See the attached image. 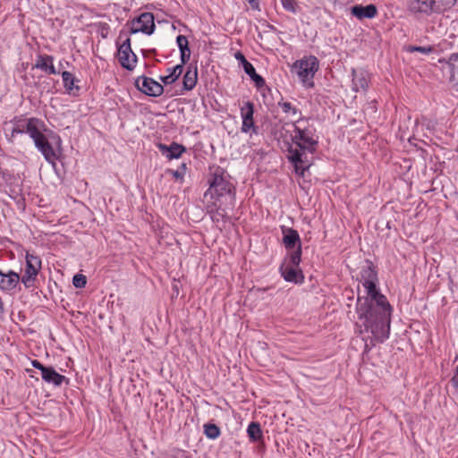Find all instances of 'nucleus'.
<instances>
[{"label":"nucleus","instance_id":"nucleus-7","mask_svg":"<svg viewBox=\"0 0 458 458\" xmlns=\"http://www.w3.org/2000/svg\"><path fill=\"white\" fill-rule=\"evenodd\" d=\"M135 86L140 91L150 97H159L164 92V88L159 82L146 76L139 77L135 81Z\"/></svg>","mask_w":458,"mask_h":458},{"label":"nucleus","instance_id":"nucleus-11","mask_svg":"<svg viewBox=\"0 0 458 458\" xmlns=\"http://www.w3.org/2000/svg\"><path fill=\"white\" fill-rule=\"evenodd\" d=\"M408 9L414 13H441V9L436 6L435 0H411L408 4Z\"/></svg>","mask_w":458,"mask_h":458},{"label":"nucleus","instance_id":"nucleus-9","mask_svg":"<svg viewBox=\"0 0 458 458\" xmlns=\"http://www.w3.org/2000/svg\"><path fill=\"white\" fill-rule=\"evenodd\" d=\"M118 59L121 65L132 71L137 62L136 55L131 51L130 38H127L118 48Z\"/></svg>","mask_w":458,"mask_h":458},{"label":"nucleus","instance_id":"nucleus-36","mask_svg":"<svg viewBox=\"0 0 458 458\" xmlns=\"http://www.w3.org/2000/svg\"><path fill=\"white\" fill-rule=\"evenodd\" d=\"M31 364H32V366H33L34 368H36V369H39V370L41 371V374L43 373V370H44L45 369H47V367H46V366H44L43 364H41V363H40L38 360H32V361H31Z\"/></svg>","mask_w":458,"mask_h":458},{"label":"nucleus","instance_id":"nucleus-15","mask_svg":"<svg viewBox=\"0 0 458 458\" xmlns=\"http://www.w3.org/2000/svg\"><path fill=\"white\" fill-rule=\"evenodd\" d=\"M34 143L36 148L42 153L45 159L47 162L54 164L56 159V154L47 137L42 135L38 140H34Z\"/></svg>","mask_w":458,"mask_h":458},{"label":"nucleus","instance_id":"nucleus-18","mask_svg":"<svg viewBox=\"0 0 458 458\" xmlns=\"http://www.w3.org/2000/svg\"><path fill=\"white\" fill-rule=\"evenodd\" d=\"M352 89L355 91L359 90H366L369 87V74L367 72L363 70H355L352 71Z\"/></svg>","mask_w":458,"mask_h":458},{"label":"nucleus","instance_id":"nucleus-24","mask_svg":"<svg viewBox=\"0 0 458 458\" xmlns=\"http://www.w3.org/2000/svg\"><path fill=\"white\" fill-rule=\"evenodd\" d=\"M183 65L182 63L180 64L175 65L173 68H168L166 70L167 75L162 76L160 80L165 84L169 85L174 83L178 80L180 75L182 74L183 71Z\"/></svg>","mask_w":458,"mask_h":458},{"label":"nucleus","instance_id":"nucleus-21","mask_svg":"<svg viewBox=\"0 0 458 458\" xmlns=\"http://www.w3.org/2000/svg\"><path fill=\"white\" fill-rule=\"evenodd\" d=\"M157 147L162 154L165 155L168 159L178 158L186 150L182 145L175 142H173L170 146L159 143Z\"/></svg>","mask_w":458,"mask_h":458},{"label":"nucleus","instance_id":"nucleus-19","mask_svg":"<svg viewBox=\"0 0 458 458\" xmlns=\"http://www.w3.org/2000/svg\"><path fill=\"white\" fill-rule=\"evenodd\" d=\"M26 129L27 133L34 141L44 135L42 131L45 130V123L38 118H29Z\"/></svg>","mask_w":458,"mask_h":458},{"label":"nucleus","instance_id":"nucleus-20","mask_svg":"<svg viewBox=\"0 0 458 458\" xmlns=\"http://www.w3.org/2000/svg\"><path fill=\"white\" fill-rule=\"evenodd\" d=\"M41 377L45 382L53 384L55 386H60L64 382L68 383L69 381L64 376L56 372L52 367H47V369L43 370Z\"/></svg>","mask_w":458,"mask_h":458},{"label":"nucleus","instance_id":"nucleus-2","mask_svg":"<svg viewBox=\"0 0 458 458\" xmlns=\"http://www.w3.org/2000/svg\"><path fill=\"white\" fill-rule=\"evenodd\" d=\"M292 142L287 143V157L293 164L295 172L304 175V172L310 167L309 155H312L318 147V137L310 128H301L294 124L293 133L291 136Z\"/></svg>","mask_w":458,"mask_h":458},{"label":"nucleus","instance_id":"nucleus-26","mask_svg":"<svg viewBox=\"0 0 458 458\" xmlns=\"http://www.w3.org/2000/svg\"><path fill=\"white\" fill-rule=\"evenodd\" d=\"M247 433L250 439L253 442H256L262 438V430L259 423L258 422L250 423L247 428Z\"/></svg>","mask_w":458,"mask_h":458},{"label":"nucleus","instance_id":"nucleus-38","mask_svg":"<svg viewBox=\"0 0 458 458\" xmlns=\"http://www.w3.org/2000/svg\"><path fill=\"white\" fill-rule=\"evenodd\" d=\"M252 9H259V0H248Z\"/></svg>","mask_w":458,"mask_h":458},{"label":"nucleus","instance_id":"nucleus-16","mask_svg":"<svg viewBox=\"0 0 458 458\" xmlns=\"http://www.w3.org/2000/svg\"><path fill=\"white\" fill-rule=\"evenodd\" d=\"M39 69L47 74H56L57 71L54 65V57L48 55H39L37 56L33 69Z\"/></svg>","mask_w":458,"mask_h":458},{"label":"nucleus","instance_id":"nucleus-4","mask_svg":"<svg viewBox=\"0 0 458 458\" xmlns=\"http://www.w3.org/2000/svg\"><path fill=\"white\" fill-rule=\"evenodd\" d=\"M301 260V249L300 246L289 253V261L280 266V272L284 279L287 282L301 283L303 280V275L299 268Z\"/></svg>","mask_w":458,"mask_h":458},{"label":"nucleus","instance_id":"nucleus-3","mask_svg":"<svg viewBox=\"0 0 458 458\" xmlns=\"http://www.w3.org/2000/svg\"><path fill=\"white\" fill-rule=\"evenodd\" d=\"M209 188L205 192L207 198L218 200L222 197L228 196L231 201L234 200V187L229 181V175L220 167H216L209 175L208 180Z\"/></svg>","mask_w":458,"mask_h":458},{"label":"nucleus","instance_id":"nucleus-35","mask_svg":"<svg viewBox=\"0 0 458 458\" xmlns=\"http://www.w3.org/2000/svg\"><path fill=\"white\" fill-rule=\"evenodd\" d=\"M72 284L76 288H83L87 284V278L84 275L76 274L72 278Z\"/></svg>","mask_w":458,"mask_h":458},{"label":"nucleus","instance_id":"nucleus-28","mask_svg":"<svg viewBox=\"0 0 458 458\" xmlns=\"http://www.w3.org/2000/svg\"><path fill=\"white\" fill-rule=\"evenodd\" d=\"M62 78L64 81V87L68 92H71L73 89L75 78L72 73L70 72H62Z\"/></svg>","mask_w":458,"mask_h":458},{"label":"nucleus","instance_id":"nucleus-31","mask_svg":"<svg viewBox=\"0 0 458 458\" xmlns=\"http://www.w3.org/2000/svg\"><path fill=\"white\" fill-rule=\"evenodd\" d=\"M27 123H28V119H23V120L18 121L14 124V127L13 129L12 134L14 135L15 133L16 134L27 133V129H26Z\"/></svg>","mask_w":458,"mask_h":458},{"label":"nucleus","instance_id":"nucleus-32","mask_svg":"<svg viewBox=\"0 0 458 458\" xmlns=\"http://www.w3.org/2000/svg\"><path fill=\"white\" fill-rule=\"evenodd\" d=\"M281 3H282L283 7L286 11H288L292 13H295L297 12V8H298L297 0H281Z\"/></svg>","mask_w":458,"mask_h":458},{"label":"nucleus","instance_id":"nucleus-6","mask_svg":"<svg viewBox=\"0 0 458 458\" xmlns=\"http://www.w3.org/2000/svg\"><path fill=\"white\" fill-rule=\"evenodd\" d=\"M41 268V260L38 256L27 253L25 273L21 277V282L25 287L32 286L38 273Z\"/></svg>","mask_w":458,"mask_h":458},{"label":"nucleus","instance_id":"nucleus-39","mask_svg":"<svg viewBox=\"0 0 458 458\" xmlns=\"http://www.w3.org/2000/svg\"><path fill=\"white\" fill-rule=\"evenodd\" d=\"M172 174H173V176H174V178H176V179H181V178H182V174L180 171H178V170H176V171H173V172H172Z\"/></svg>","mask_w":458,"mask_h":458},{"label":"nucleus","instance_id":"nucleus-23","mask_svg":"<svg viewBox=\"0 0 458 458\" xmlns=\"http://www.w3.org/2000/svg\"><path fill=\"white\" fill-rule=\"evenodd\" d=\"M176 43L181 53V63L185 64L191 57V49L189 47V41L183 35H179L176 38Z\"/></svg>","mask_w":458,"mask_h":458},{"label":"nucleus","instance_id":"nucleus-1","mask_svg":"<svg viewBox=\"0 0 458 458\" xmlns=\"http://www.w3.org/2000/svg\"><path fill=\"white\" fill-rule=\"evenodd\" d=\"M362 285L366 289L368 297H358L356 311L358 318L362 322L365 331H370L375 341L383 343L389 336L390 317L392 308L377 289V273L369 265L360 273Z\"/></svg>","mask_w":458,"mask_h":458},{"label":"nucleus","instance_id":"nucleus-33","mask_svg":"<svg viewBox=\"0 0 458 458\" xmlns=\"http://www.w3.org/2000/svg\"><path fill=\"white\" fill-rule=\"evenodd\" d=\"M211 219L213 222L218 223L219 221L223 220L225 216V211L223 208H216V210H210L209 211Z\"/></svg>","mask_w":458,"mask_h":458},{"label":"nucleus","instance_id":"nucleus-8","mask_svg":"<svg viewBox=\"0 0 458 458\" xmlns=\"http://www.w3.org/2000/svg\"><path fill=\"white\" fill-rule=\"evenodd\" d=\"M155 30L154 15L151 13H143L132 21L131 33L142 32L151 35Z\"/></svg>","mask_w":458,"mask_h":458},{"label":"nucleus","instance_id":"nucleus-17","mask_svg":"<svg viewBox=\"0 0 458 458\" xmlns=\"http://www.w3.org/2000/svg\"><path fill=\"white\" fill-rule=\"evenodd\" d=\"M351 13L359 20L372 19L377 15V9L372 4L366 6L357 4L351 8Z\"/></svg>","mask_w":458,"mask_h":458},{"label":"nucleus","instance_id":"nucleus-13","mask_svg":"<svg viewBox=\"0 0 458 458\" xmlns=\"http://www.w3.org/2000/svg\"><path fill=\"white\" fill-rule=\"evenodd\" d=\"M283 243L289 251H293L299 246L301 249V239L298 232L293 228L282 226Z\"/></svg>","mask_w":458,"mask_h":458},{"label":"nucleus","instance_id":"nucleus-25","mask_svg":"<svg viewBox=\"0 0 458 458\" xmlns=\"http://www.w3.org/2000/svg\"><path fill=\"white\" fill-rule=\"evenodd\" d=\"M448 64L451 70L450 80L454 82L458 89V53H454L449 56Z\"/></svg>","mask_w":458,"mask_h":458},{"label":"nucleus","instance_id":"nucleus-5","mask_svg":"<svg viewBox=\"0 0 458 458\" xmlns=\"http://www.w3.org/2000/svg\"><path fill=\"white\" fill-rule=\"evenodd\" d=\"M297 74L303 83L312 81L316 72L318 70V60L316 56L310 55L306 59L297 61L294 64Z\"/></svg>","mask_w":458,"mask_h":458},{"label":"nucleus","instance_id":"nucleus-34","mask_svg":"<svg viewBox=\"0 0 458 458\" xmlns=\"http://www.w3.org/2000/svg\"><path fill=\"white\" fill-rule=\"evenodd\" d=\"M436 6L441 9V12L446 9H450L455 5L456 0H435Z\"/></svg>","mask_w":458,"mask_h":458},{"label":"nucleus","instance_id":"nucleus-30","mask_svg":"<svg viewBox=\"0 0 458 458\" xmlns=\"http://www.w3.org/2000/svg\"><path fill=\"white\" fill-rule=\"evenodd\" d=\"M407 51L410 53L420 52L424 55H429L434 51V47L431 46H426V47L409 46L407 47Z\"/></svg>","mask_w":458,"mask_h":458},{"label":"nucleus","instance_id":"nucleus-10","mask_svg":"<svg viewBox=\"0 0 458 458\" xmlns=\"http://www.w3.org/2000/svg\"><path fill=\"white\" fill-rule=\"evenodd\" d=\"M234 57L236 60L241 62L244 69V72L255 82V85L259 89L266 86V81L263 79V77L256 72L254 66L245 58L244 55L241 51H237L234 54Z\"/></svg>","mask_w":458,"mask_h":458},{"label":"nucleus","instance_id":"nucleus-22","mask_svg":"<svg viewBox=\"0 0 458 458\" xmlns=\"http://www.w3.org/2000/svg\"><path fill=\"white\" fill-rule=\"evenodd\" d=\"M198 72L197 67L188 66L187 71L182 79L183 89L185 90H191L197 83Z\"/></svg>","mask_w":458,"mask_h":458},{"label":"nucleus","instance_id":"nucleus-14","mask_svg":"<svg viewBox=\"0 0 458 458\" xmlns=\"http://www.w3.org/2000/svg\"><path fill=\"white\" fill-rule=\"evenodd\" d=\"M21 277L19 274L14 271L9 270L4 273L0 270V290L3 292L13 291L19 284Z\"/></svg>","mask_w":458,"mask_h":458},{"label":"nucleus","instance_id":"nucleus-27","mask_svg":"<svg viewBox=\"0 0 458 458\" xmlns=\"http://www.w3.org/2000/svg\"><path fill=\"white\" fill-rule=\"evenodd\" d=\"M204 433L209 439H216L220 434V428L216 424L208 423L204 425Z\"/></svg>","mask_w":458,"mask_h":458},{"label":"nucleus","instance_id":"nucleus-37","mask_svg":"<svg viewBox=\"0 0 458 458\" xmlns=\"http://www.w3.org/2000/svg\"><path fill=\"white\" fill-rule=\"evenodd\" d=\"M451 382L454 387H458V365L456 368V375L452 377Z\"/></svg>","mask_w":458,"mask_h":458},{"label":"nucleus","instance_id":"nucleus-29","mask_svg":"<svg viewBox=\"0 0 458 458\" xmlns=\"http://www.w3.org/2000/svg\"><path fill=\"white\" fill-rule=\"evenodd\" d=\"M278 105L285 114H292L293 116L301 114V112L290 102H279Z\"/></svg>","mask_w":458,"mask_h":458},{"label":"nucleus","instance_id":"nucleus-12","mask_svg":"<svg viewBox=\"0 0 458 458\" xmlns=\"http://www.w3.org/2000/svg\"><path fill=\"white\" fill-rule=\"evenodd\" d=\"M254 104L247 101L241 107V115L242 118V131L248 132L250 129L256 131L253 121Z\"/></svg>","mask_w":458,"mask_h":458}]
</instances>
